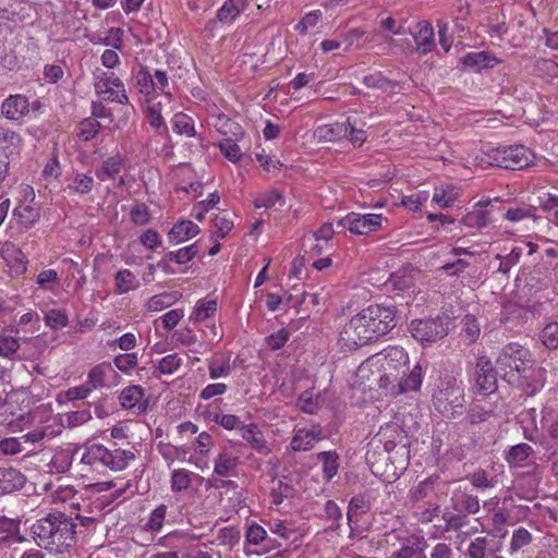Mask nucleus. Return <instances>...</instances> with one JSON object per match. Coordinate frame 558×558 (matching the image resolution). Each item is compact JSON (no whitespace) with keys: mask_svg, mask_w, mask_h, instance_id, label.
Segmentation results:
<instances>
[{"mask_svg":"<svg viewBox=\"0 0 558 558\" xmlns=\"http://www.w3.org/2000/svg\"><path fill=\"white\" fill-rule=\"evenodd\" d=\"M397 326V308L392 304H372L354 315L339 333V345L354 350L387 335Z\"/></svg>","mask_w":558,"mask_h":558,"instance_id":"1","label":"nucleus"},{"mask_svg":"<svg viewBox=\"0 0 558 558\" xmlns=\"http://www.w3.org/2000/svg\"><path fill=\"white\" fill-rule=\"evenodd\" d=\"M496 363L499 375L526 395H534L543 387L541 372L532 367L529 349L518 343H509L502 348Z\"/></svg>","mask_w":558,"mask_h":558,"instance_id":"2","label":"nucleus"},{"mask_svg":"<svg viewBox=\"0 0 558 558\" xmlns=\"http://www.w3.org/2000/svg\"><path fill=\"white\" fill-rule=\"evenodd\" d=\"M33 534L40 547L63 553L74 543L75 525L65 513H49L33 525Z\"/></svg>","mask_w":558,"mask_h":558,"instance_id":"3","label":"nucleus"},{"mask_svg":"<svg viewBox=\"0 0 558 558\" xmlns=\"http://www.w3.org/2000/svg\"><path fill=\"white\" fill-rule=\"evenodd\" d=\"M409 363V355L401 347H388L371 356L357 368V376L366 378L368 373L376 376L374 380L378 381L379 387L388 390L396 381L401 367Z\"/></svg>","mask_w":558,"mask_h":558,"instance_id":"4","label":"nucleus"},{"mask_svg":"<svg viewBox=\"0 0 558 558\" xmlns=\"http://www.w3.org/2000/svg\"><path fill=\"white\" fill-rule=\"evenodd\" d=\"M81 449L83 452L80 463L92 469L105 466L111 471H122L135 459V454L131 450L121 448L108 449L104 445L93 442L92 440H87Z\"/></svg>","mask_w":558,"mask_h":558,"instance_id":"5","label":"nucleus"},{"mask_svg":"<svg viewBox=\"0 0 558 558\" xmlns=\"http://www.w3.org/2000/svg\"><path fill=\"white\" fill-rule=\"evenodd\" d=\"M433 403L437 411L449 416L463 403V388L453 377L445 378L433 395Z\"/></svg>","mask_w":558,"mask_h":558,"instance_id":"6","label":"nucleus"},{"mask_svg":"<svg viewBox=\"0 0 558 558\" xmlns=\"http://www.w3.org/2000/svg\"><path fill=\"white\" fill-rule=\"evenodd\" d=\"M448 317H436L429 319H414L411 323V335L423 344L435 342L448 333Z\"/></svg>","mask_w":558,"mask_h":558,"instance_id":"7","label":"nucleus"},{"mask_svg":"<svg viewBox=\"0 0 558 558\" xmlns=\"http://www.w3.org/2000/svg\"><path fill=\"white\" fill-rule=\"evenodd\" d=\"M534 154L525 146H510L504 150H498L493 157L489 165H495L499 168L520 171L527 168L534 160Z\"/></svg>","mask_w":558,"mask_h":558,"instance_id":"8","label":"nucleus"},{"mask_svg":"<svg viewBox=\"0 0 558 558\" xmlns=\"http://www.w3.org/2000/svg\"><path fill=\"white\" fill-rule=\"evenodd\" d=\"M384 221L386 218L379 214L351 213L340 221V225L347 227L352 233L367 235L379 230Z\"/></svg>","mask_w":558,"mask_h":558,"instance_id":"9","label":"nucleus"},{"mask_svg":"<svg viewBox=\"0 0 558 558\" xmlns=\"http://www.w3.org/2000/svg\"><path fill=\"white\" fill-rule=\"evenodd\" d=\"M51 436H52V432H48L47 427H43V428L34 429L21 437L3 438L0 441V451L7 456H14V454L22 452V450L24 449V447H23L24 442L36 444L47 437L50 438Z\"/></svg>","mask_w":558,"mask_h":558,"instance_id":"10","label":"nucleus"},{"mask_svg":"<svg viewBox=\"0 0 558 558\" xmlns=\"http://www.w3.org/2000/svg\"><path fill=\"white\" fill-rule=\"evenodd\" d=\"M474 381L476 390L482 395H489L497 388V377L492 362L485 356L477 360Z\"/></svg>","mask_w":558,"mask_h":558,"instance_id":"11","label":"nucleus"},{"mask_svg":"<svg viewBox=\"0 0 558 558\" xmlns=\"http://www.w3.org/2000/svg\"><path fill=\"white\" fill-rule=\"evenodd\" d=\"M0 255L10 269L11 275L21 276L27 269V258L22 250L12 242H4Z\"/></svg>","mask_w":558,"mask_h":558,"instance_id":"12","label":"nucleus"},{"mask_svg":"<svg viewBox=\"0 0 558 558\" xmlns=\"http://www.w3.org/2000/svg\"><path fill=\"white\" fill-rule=\"evenodd\" d=\"M320 437L322 428L319 425L295 428L290 441V449L294 452L307 451L314 447Z\"/></svg>","mask_w":558,"mask_h":558,"instance_id":"13","label":"nucleus"},{"mask_svg":"<svg viewBox=\"0 0 558 558\" xmlns=\"http://www.w3.org/2000/svg\"><path fill=\"white\" fill-rule=\"evenodd\" d=\"M423 383V368L416 363L412 369L403 376L398 383H393L386 391L389 395H400L410 391L420 390Z\"/></svg>","mask_w":558,"mask_h":558,"instance_id":"14","label":"nucleus"},{"mask_svg":"<svg viewBox=\"0 0 558 558\" xmlns=\"http://www.w3.org/2000/svg\"><path fill=\"white\" fill-rule=\"evenodd\" d=\"M28 99L24 95H11L2 104L1 112L10 120H20L29 111Z\"/></svg>","mask_w":558,"mask_h":558,"instance_id":"15","label":"nucleus"},{"mask_svg":"<svg viewBox=\"0 0 558 558\" xmlns=\"http://www.w3.org/2000/svg\"><path fill=\"white\" fill-rule=\"evenodd\" d=\"M378 437L386 451H391L398 444L407 438V430L397 422H389L379 429Z\"/></svg>","mask_w":558,"mask_h":558,"instance_id":"16","label":"nucleus"},{"mask_svg":"<svg viewBox=\"0 0 558 558\" xmlns=\"http://www.w3.org/2000/svg\"><path fill=\"white\" fill-rule=\"evenodd\" d=\"M201 232L199 227L191 220H179L168 232L170 243L180 244L196 236Z\"/></svg>","mask_w":558,"mask_h":558,"instance_id":"17","label":"nucleus"},{"mask_svg":"<svg viewBox=\"0 0 558 558\" xmlns=\"http://www.w3.org/2000/svg\"><path fill=\"white\" fill-rule=\"evenodd\" d=\"M25 484V476L16 469L0 468V495L11 494L21 489Z\"/></svg>","mask_w":558,"mask_h":558,"instance_id":"18","label":"nucleus"},{"mask_svg":"<svg viewBox=\"0 0 558 558\" xmlns=\"http://www.w3.org/2000/svg\"><path fill=\"white\" fill-rule=\"evenodd\" d=\"M416 27L417 32L412 34L416 44V50L421 54H426L435 47L434 29L430 23L426 21L418 22Z\"/></svg>","mask_w":558,"mask_h":558,"instance_id":"19","label":"nucleus"},{"mask_svg":"<svg viewBox=\"0 0 558 558\" xmlns=\"http://www.w3.org/2000/svg\"><path fill=\"white\" fill-rule=\"evenodd\" d=\"M461 196V190L453 184H440L435 187L432 202L440 208L451 207Z\"/></svg>","mask_w":558,"mask_h":558,"instance_id":"20","label":"nucleus"},{"mask_svg":"<svg viewBox=\"0 0 558 558\" xmlns=\"http://www.w3.org/2000/svg\"><path fill=\"white\" fill-rule=\"evenodd\" d=\"M51 500L56 505H62L64 511L70 510V515L73 513L72 510L78 508L77 492L69 485L56 488L51 494Z\"/></svg>","mask_w":558,"mask_h":558,"instance_id":"21","label":"nucleus"},{"mask_svg":"<svg viewBox=\"0 0 558 558\" xmlns=\"http://www.w3.org/2000/svg\"><path fill=\"white\" fill-rule=\"evenodd\" d=\"M238 464L239 457L229 450H223L215 459L214 472L223 477L234 476Z\"/></svg>","mask_w":558,"mask_h":558,"instance_id":"22","label":"nucleus"},{"mask_svg":"<svg viewBox=\"0 0 558 558\" xmlns=\"http://www.w3.org/2000/svg\"><path fill=\"white\" fill-rule=\"evenodd\" d=\"M113 373V368L109 363H100L95 365L87 373L86 384L89 386L92 391L109 387L107 378Z\"/></svg>","mask_w":558,"mask_h":558,"instance_id":"23","label":"nucleus"},{"mask_svg":"<svg viewBox=\"0 0 558 558\" xmlns=\"http://www.w3.org/2000/svg\"><path fill=\"white\" fill-rule=\"evenodd\" d=\"M207 364L211 379L225 378L231 374L232 367L229 354L217 353L207 360Z\"/></svg>","mask_w":558,"mask_h":558,"instance_id":"24","label":"nucleus"},{"mask_svg":"<svg viewBox=\"0 0 558 558\" xmlns=\"http://www.w3.org/2000/svg\"><path fill=\"white\" fill-rule=\"evenodd\" d=\"M490 199L480 201L475 204L474 209L462 218V223L469 228H483L488 225V213L485 207L488 206Z\"/></svg>","mask_w":558,"mask_h":558,"instance_id":"25","label":"nucleus"},{"mask_svg":"<svg viewBox=\"0 0 558 558\" xmlns=\"http://www.w3.org/2000/svg\"><path fill=\"white\" fill-rule=\"evenodd\" d=\"M426 543L423 538L412 536L402 543L401 548L393 554V558H425Z\"/></svg>","mask_w":558,"mask_h":558,"instance_id":"26","label":"nucleus"},{"mask_svg":"<svg viewBox=\"0 0 558 558\" xmlns=\"http://www.w3.org/2000/svg\"><path fill=\"white\" fill-rule=\"evenodd\" d=\"M143 398H144V390L141 386L132 385L126 388H124L119 397L120 404L123 409H134L137 408L138 410H144L143 407Z\"/></svg>","mask_w":558,"mask_h":558,"instance_id":"27","label":"nucleus"},{"mask_svg":"<svg viewBox=\"0 0 558 558\" xmlns=\"http://www.w3.org/2000/svg\"><path fill=\"white\" fill-rule=\"evenodd\" d=\"M462 63L465 68L474 71L493 68L497 63V59L486 51L470 52L463 57Z\"/></svg>","mask_w":558,"mask_h":558,"instance_id":"28","label":"nucleus"},{"mask_svg":"<svg viewBox=\"0 0 558 558\" xmlns=\"http://www.w3.org/2000/svg\"><path fill=\"white\" fill-rule=\"evenodd\" d=\"M19 328L11 330L3 329L0 331V356L4 359H13L20 349V341L12 332L19 333Z\"/></svg>","mask_w":558,"mask_h":558,"instance_id":"29","label":"nucleus"},{"mask_svg":"<svg viewBox=\"0 0 558 558\" xmlns=\"http://www.w3.org/2000/svg\"><path fill=\"white\" fill-rule=\"evenodd\" d=\"M39 209L33 205H17L13 210V218L24 229L32 228L39 219Z\"/></svg>","mask_w":558,"mask_h":558,"instance_id":"30","label":"nucleus"},{"mask_svg":"<svg viewBox=\"0 0 558 558\" xmlns=\"http://www.w3.org/2000/svg\"><path fill=\"white\" fill-rule=\"evenodd\" d=\"M215 128L220 134L225 135L226 138H242L244 135L242 126L225 114L217 117Z\"/></svg>","mask_w":558,"mask_h":558,"instance_id":"31","label":"nucleus"},{"mask_svg":"<svg viewBox=\"0 0 558 558\" xmlns=\"http://www.w3.org/2000/svg\"><path fill=\"white\" fill-rule=\"evenodd\" d=\"M326 399L314 389L305 390L298 400V407L305 413H315L324 403Z\"/></svg>","mask_w":558,"mask_h":558,"instance_id":"32","label":"nucleus"},{"mask_svg":"<svg viewBox=\"0 0 558 558\" xmlns=\"http://www.w3.org/2000/svg\"><path fill=\"white\" fill-rule=\"evenodd\" d=\"M116 291L124 294L134 291L140 287L136 276L129 269H120L114 276Z\"/></svg>","mask_w":558,"mask_h":558,"instance_id":"33","label":"nucleus"},{"mask_svg":"<svg viewBox=\"0 0 558 558\" xmlns=\"http://www.w3.org/2000/svg\"><path fill=\"white\" fill-rule=\"evenodd\" d=\"M168 507L163 504L151 510L144 522L143 529L150 533H159L165 524Z\"/></svg>","mask_w":558,"mask_h":558,"instance_id":"34","label":"nucleus"},{"mask_svg":"<svg viewBox=\"0 0 558 558\" xmlns=\"http://www.w3.org/2000/svg\"><path fill=\"white\" fill-rule=\"evenodd\" d=\"M197 477H198L197 474H195L189 470L175 469L171 473V480H170L171 490L173 493L185 492L190 487L192 481Z\"/></svg>","mask_w":558,"mask_h":558,"instance_id":"35","label":"nucleus"},{"mask_svg":"<svg viewBox=\"0 0 558 558\" xmlns=\"http://www.w3.org/2000/svg\"><path fill=\"white\" fill-rule=\"evenodd\" d=\"M363 83L369 88H377L385 93H393L400 84L397 81L385 77L380 72H375L364 76Z\"/></svg>","mask_w":558,"mask_h":558,"instance_id":"36","label":"nucleus"},{"mask_svg":"<svg viewBox=\"0 0 558 558\" xmlns=\"http://www.w3.org/2000/svg\"><path fill=\"white\" fill-rule=\"evenodd\" d=\"M535 213L534 204H514L507 209L505 218L511 222H519L535 217Z\"/></svg>","mask_w":558,"mask_h":558,"instance_id":"37","label":"nucleus"},{"mask_svg":"<svg viewBox=\"0 0 558 558\" xmlns=\"http://www.w3.org/2000/svg\"><path fill=\"white\" fill-rule=\"evenodd\" d=\"M348 126L344 123L322 125L315 130V137L319 142H332L342 135H347Z\"/></svg>","mask_w":558,"mask_h":558,"instance_id":"38","label":"nucleus"},{"mask_svg":"<svg viewBox=\"0 0 558 558\" xmlns=\"http://www.w3.org/2000/svg\"><path fill=\"white\" fill-rule=\"evenodd\" d=\"M240 433L242 438L250 442L255 449L262 450L266 448L264 435L256 424H243L240 428Z\"/></svg>","mask_w":558,"mask_h":558,"instance_id":"39","label":"nucleus"},{"mask_svg":"<svg viewBox=\"0 0 558 558\" xmlns=\"http://www.w3.org/2000/svg\"><path fill=\"white\" fill-rule=\"evenodd\" d=\"M175 341L184 347H187L191 352L203 353L206 351L204 344L198 342L197 336L190 328H184L175 332Z\"/></svg>","mask_w":558,"mask_h":558,"instance_id":"40","label":"nucleus"},{"mask_svg":"<svg viewBox=\"0 0 558 558\" xmlns=\"http://www.w3.org/2000/svg\"><path fill=\"white\" fill-rule=\"evenodd\" d=\"M217 311V302L215 300H201L196 303L190 320L194 323L204 322L211 317Z\"/></svg>","mask_w":558,"mask_h":558,"instance_id":"41","label":"nucleus"},{"mask_svg":"<svg viewBox=\"0 0 558 558\" xmlns=\"http://www.w3.org/2000/svg\"><path fill=\"white\" fill-rule=\"evenodd\" d=\"M532 452L531 446L527 444H518L512 446L507 454L506 460L512 468L521 466Z\"/></svg>","mask_w":558,"mask_h":558,"instance_id":"42","label":"nucleus"},{"mask_svg":"<svg viewBox=\"0 0 558 558\" xmlns=\"http://www.w3.org/2000/svg\"><path fill=\"white\" fill-rule=\"evenodd\" d=\"M318 459L323 463V474L326 480H331L339 469V457L335 451H323L318 453Z\"/></svg>","mask_w":558,"mask_h":558,"instance_id":"43","label":"nucleus"},{"mask_svg":"<svg viewBox=\"0 0 558 558\" xmlns=\"http://www.w3.org/2000/svg\"><path fill=\"white\" fill-rule=\"evenodd\" d=\"M0 539L7 542H22L19 523L12 519H0Z\"/></svg>","mask_w":558,"mask_h":558,"instance_id":"44","label":"nucleus"},{"mask_svg":"<svg viewBox=\"0 0 558 558\" xmlns=\"http://www.w3.org/2000/svg\"><path fill=\"white\" fill-rule=\"evenodd\" d=\"M182 364L183 359L177 353H171L159 360L157 371L162 375H172L182 366Z\"/></svg>","mask_w":558,"mask_h":558,"instance_id":"45","label":"nucleus"},{"mask_svg":"<svg viewBox=\"0 0 558 558\" xmlns=\"http://www.w3.org/2000/svg\"><path fill=\"white\" fill-rule=\"evenodd\" d=\"M254 205L256 208L277 209L279 207H282L284 205V202L282 195L278 191H269L258 196L255 199Z\"/></svg>","mask_w":558,"mask_h":558,"instance_id":"46","label":"nucleus"},{"mask_svg":"<svg viewBox=\"0 0 558 558\" xmlns=\"http://www.w3.org/2000/svg\"><path fill=\"white\" fill-rule=\"evenodd\" d=\"M113 364L120 372L129 374L137 366L138 354L135 352L118 354L113 359Z\"/></svg>","mask_w":558,"mask_h":558,"instance_id":"47","label":"nucleus"},{"mask_svg":"<svg viewBox=\"0 0 558 558\" xmlns=\"http://www.w3.org/2000/svg\"><path fill=\"white\" fill-rule=\"evenodd\" d=\"M101 124L94 118H87L78 124L77 136L83 141L93 140L99 132Z\"/></svg>","mask_w":558,"mask_h":558,"instance_id":"48","label":"nucleus"},{"mask_svg":"<svg viewBox=\"0 0 558 558\" xmlns=\"http://www.w3.org/2000/svg\"><path fill=\"white\" fill-rule=\"evenodd\" d=\"M173 131L178 134H185L187 136H194L195 130L192 119L183 112H178L172 119Z\"/></svg>","mask_w":558,"mask_h":558,"instance_id":"49","label":"nucleus"},{"mask_svg":"<svg viewBox=\"0 0 558 558\" xmlns=\"http://www.w3.org/2000/svg\"><path fill=\"white\" fill-rule=\"evenodd\" d=\"M175 301V298L173 294L170 293H162L158 295L151 296L146 302V310L148 312H160L169 306H171Z\"/></svg>","mask_w":558,"mask_h":558,"instance_id":"50","label":"nucleus"},{"mask_svg":"<svg viewBox=\"0 0 558 558\" xmlns=\"http://www.w3.org/2000/svg\"><path fill=\"white\" fill-rule=\"evenodd\" d=\"M428 198L429 193L427 191H420L417 193L403 196L401 204L411 211H420Z\"/></svg>","mask_w":558,"mask_h":558,"instance_id":"51","label":"nucleus"},{"mask_svg":"<svg viewBox=\"0 0 558 558\" xmlns=\"http://www.w3.org/2000/svg\"><path fill=\"white\" fill-rule=\"evenodd\" d=\"M197 254L196 244H191L179 250L169 252L167 257L169 260L174 262L177 264L183 265L187 262L192 260Z\"/></svg>","mask_w":558,"mask_h":558,"instance_id":"52","label":"nucleus"},{"mask_svg":"<svg viewBox=\"0 0 558 558\" xmlns=\"http://www.w3.org/2000/svg\"><path fill=\"white\" fill-rule=\"evenodd\" d=\"M45 323L52 329H61L69 324L65 311L52 308L45 314Z\"/></svg>","mask_w":558,"mask_h":558,"instance_id":"53","label":"nucleus"},{"mask_svg":"<svg viewBox=\"0 0 558 558\" xmlns=\"http://www.w3.org/2000/svg\"><path fill=\"white\" fill-rule=\"evenodd\" d=\"M157 106H150L146 111V119L149 122L150 126L156 130L158 134L168 133V128L165 123V120L160 113V109Z\"/></svg>","mask_w":558,"mask_h":558,"instance_id":"54","label":"nucleus"},{"mask_svg":"<svg viewBox=\"0 0 558 558\" xmlns=\"http://www.w3.org/2000/svg\"><path fill=\"white\" fill-rule=\"evenodd\" d=\"M541 339L548 349L558 348V322H550L542 330Z\"/></svg>","mask_w":558,"mask_h":558,"instance_id":"55","label":"nucleus"},{"mask_svg":"<svg viewBox=\"0 0 558 558\" xmlns=\"http://www.w3.org/2000/svg\"><path fill=\"white\" fill-rule=\"evenodd\" d=\"M462 335L470 343L475 342L480 336L481 329L476 318L472 315H466L462 320Z\"/></svg>","mask_w":558,"mask_h":558,"instance_id":"56","label":"nucleus"},{"mask_svg":"<svg viewBox=\"0 0 558 558\" xmlns=\"http://www.w3.org/2000/svg\"><path fill=\"white\" fill-rule=\"evenodd\" d=\"M531 541L532 535L526 529L519 527L514 530L510 542V553L513 554L519 551L522 547L529 545Z\"/></svg>","mask_w":558,"mask_h":558,"instance_id":"57","label":"nucleus"},{"mask_svg":"<svg viewBox=\"0 0 558 558\" xmlns=\"http://www.w3.org/2000/svg\"><path fill=\"white\" fill-rule=\"evenodd\" d=\"M508 514L505 511H497L492 515V524L493 527L489 531V533L494 537L504 538L506 537L508 531L505 527V524L507 523Z\"/></svg>","mask_w":558,"mask_h":558,"instance_id":"58","label":"nucleus"},{"mask_svg":"<svg viewBox=\"0 0 558 558\" xmlns=\"http://www.w3.org/2000/svg\"><path fill=\"white\" fill-rule=\"evenodd\" d=\"M345 125L348 126V132L345 136L349 138L352 145L361 146L367 138L366 132L363 129H359L356 126L357 121L355 119L352 120L351 118H348Z\"/></svg>","mask_w":558,"mask_h":558,"instance_id":"59","label":"nucleus"},{"mask_svg":"<svg viewBox=\"0 0 558 558\" xmlns=\"http://www.w3.org/2000/svg\"><path fill=\"white\" fill-rule=\"evenodd\" d=\"M241 138H223L219 143V147L221 154L231 161H236L241 157L240 147L236 144V141Z\"/></svg>","mask_w":558,"mask_h":558,"instance_id":"60","label":"nucleus"},{"mask_svg":"<svg viewBox=\"0 0 558 558\" xmlns=\"http://www.w3.org/2000/svg\"><path fill=\"white\" fill-rule=\"evenodd\" d=\"M243 8H240L235 0H228L225 2V4L218 10L217 12V19L222 22H230L235 16L239 15V13L242 11Z\"/></svg>","mask_w":558,"mask_h":558,"instance_id":"61","label":"nucleus"},{"mask_svg":"<svg viewBox=\"0 0 558 558\" xmlns=\"http://www.w3.org/2000/svg\"><path fill=\"white\" fill-rule=\"evenodd\" d=\"M269 530L271 533L284 538H292L295 533L294 526L287 521L276 519L269 523Z\"/></svg>","mask_w":558,"mask_h":558,"instance_id":"62","label":"nucleus"},{"mask_svg":"<svg viewBox=\"0 0 558 558\" xmlns=\"http://www.w3.org/2000/svg\"><path fill=\"white\" fill-rule=\"evenodd\" d=\"M131 221L136 226H144L151 219L148 207L141 203L133 206L130 211Z\"/></svg>","mask_w":558,"mask_h":558,"instance_id":"63","label":"nucleus"},{"mask_svg":"<svg viewBox=\"0 0 558 558\" xmlns=\"http://www.w3.org/2000/svg\"><path fill=\"white\" fill-rule=\"evenodd\" d=\"M542 424L547 428L550 438L558 441V417L554 415L551 410L545 409L543 411Z\"/></svg>","mask_w":558,"mask_h":558,"instance_id":"64","label":"nucleus"}]
</instances>
